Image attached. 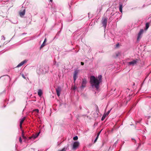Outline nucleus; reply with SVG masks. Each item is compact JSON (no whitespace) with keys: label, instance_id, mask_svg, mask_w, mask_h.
<instances>
[{"label":"nucleus","instance_id":"13","mask_svg":"<svg viewBox=\"0 0 151 151\" xmlns=\"http://www.w3.org/2000/svg\"><path fill=\"white\" fill-rule=\"evenodd\" d=\"M119 11L121 12H122V8H123V5L122 3H119Z\"/></svg>","mask_w":151,"mask_h":151},{"label":"nucleus","instance_id":"31","mask_svg":"<svg viewBox=\"0 0 151 151\" xmlns=\"http://www.w3.org/2000/svg\"><path fill=\"white\" fill-rule=\"evenodd\" d=\"M2 43H1V42H0V47H1L2 45Z\"/></svg>","mask_w":151,"mask_h":151},{"label":"nucleus","instance_id":"17","mask_svg":"<svg viewBox=\"0 0 151 151\" xmlns=\"http://www.w3.org/2000/svg\"><path fill=\"white\" fill-rule=\"evenodd\" d=\"M67 149V147H64L61 150H58V151H66Z\"/></svg>","mask_w":151,"mask_h":151},{"label":"nucleus","instance_id":"25","mask_svg":"<svg viewBox=\"0 0 151 151\" xmlns=\"http://www.w3.org/2000/svg\"><path fill=\"white\" fill-rule=\"evenodd\" d=\"M22 76L25 79H26V77H25V76H24L23 74H22Z\"/></svg>","mask_w":151,"mask_h":151},{"label":"nucleus","instance_id":"35","mask_svg":"<svg viewBox=\"0 0 151 151\" xmlns=\"http://www.w3.org/2000/svg\"><path fill=\"white\" fill-rule=\"evenodd\" d=\"M134 139V141H135V142H136V141H135V139Z\"/></svg>","mask_w":151,"mask_h":151},{"label":"nucleus","instance_id":"26","mask_svg":"<svg viewBox=\"0 0 151 151\" xmlns=\"http://www.w3.org/2000/svg\"><path fill=\"white\" fill-rule=\"evenodd\" d=\"M101 131V130L98 133L97 135V137H99V136Z\"/></svg>","mask_w":151,"mask_h":151},{"label":"nucleus","instance_id":"29","mask_svg":"<svg viewBox=\"0 0 151 151\" xmlns=\"http://www.w3.org/2000/svg\"><path fill=\"white\" fill-rule=\"evenodd\" d=\"M81 64L82 65H83L84 64V63L83 62H81Z\"/></svg>","mask_w":151,"mask_h":151},{"label":"nucleus","instance_id":"24","mask_svg":"<svg viewBox=\"0 0 151 151\" xmlns=\"http://www.w3.org/2000/svg\"><path fill=\"white\" fill-rule=\"evenodd\" d=\"M34 111H36L37 113H39V110L38 109H35L34 110Z\"/></svg>","mask_w":151,"mask_h":151},{"label":"nucleus","instance_id":"36","mask_svg":"<svg viewBox=\"0 0 151 151\" xmlns=\"http://www.w3.org/2000/svg\"><path fill=\"white\" fill-rule=\"evenodd\" d=\"M129 100H130V99L128 100V101H129Z\"/></svg>","mask_w":151,"mask_h":151},{"label":"nucleus","instance_id":"12","mask_svg":"<svg viewBox=\"0 0 151 151\" xmlns=\"http://www.w3.org/2000/svg\"><path fill=\"white\" fill-rule=\"evenodd\" d=\"M25 9H24L22 11L20 12H19V15L20 16L22 17L23 16H24L25 14Z\"/></svg>","mask_w":151,"mask_h":151},{"label":"nucleus","instance_id":"15","mask_svg":"<svg viewBox=\"0 0 151 151\" xmlns=\"http://www.w3.org/2000/svg\"><path fill=\"white\" fill-rule=\"evenodd\" d=\"M42 91L41 89H39L38 92V95L40 96L42 95Z\"/></svg>","mask_w":151,"mask_h":151},{"label":"nucleus","instance_id":"11","mask_svg":"<svg viewBox=\"0 0 151 151\" xmlns=\"http://www.w3.org/2000/svg\"><path fill=\"white\" fill-rule=\"evenodd\" d=\"M39 134V133H38L37 134H36L35 135H33L31 137H29V138L30 139H31V138H34V139H35L38 136Z\"/></svg>","mask_w":151,"mask_h":151},{"label":"nucleus","instance_id":"18","mask_svg":"<svg viewBox=\"0 0 151 151\" xmlns=\"http://www.w3.org/2000/svg\"><path fill=\"white\" fill-rule=\"evenodd\" d=\"M106 116L104 114L102 117V118H101V120L102 121H103L104 120V119H105V118L106 117Z\"/></svg>","mask_w":151,"mask_h":151},{"label":"nucleus","instance_id":"28","mask_svg":"<svg viewBox=\"0 0 151 151\" xmlns=\"http://www.w3.org/2000/svg\"><path fill=\"white\" fill-rule=\"evenodd\" d=\"M22 137L23 139H26V137L24 136H22Z\"/></svg>","mask_w":151,"mask_h":151},{"label":"nucleus","instance_id":"19","mask_svg":"<svg viewBox=\"0 0 151 151\" xmlns=\"http://www.w3.org/2000/svg\"><path fill=\"white\" fill-rule=\"evenodd\" d=\"M111 109L110 110H109V111H108V112L106 113V114H104L106 116H107L109 114L110 111H111Z\"/></svg>","mask_w":151,"mask_h":151},{"label":"nucleus","instance_id":"6","mask_svg":"<svg viewBox=\"0 0 151 151\" xmlns=\"http://www.w3.org/2000/svg\"><path fill=\"white\" fill-rule=\"evenodd\" d=\"M78 73V71L77 70H75L74 72V73L73 76L74 82H75V81L77 77Z\"/></svg>","mask_w":151,"mask_h":151},{"label":"nucleus","instance_id":"3","mask_svg":"<svg viewBox=\"0 0 151 151\" xmlns=\"http://www.w3.org/2000/svg\"><path fill=\"white\" fill-rule=\"evenodd\" d=\"M79 142H74L73 145L72 149L73 150H76L78 147Z\"/></svg>","mask_w":151,"mask_h":151},{"label":"nucleus","instance_id":"9","mask_svg":"<svg viewBox=\"0 0 151 151\" xmlns=\"http://www.w3.org/2000/svg\"><path fill=\"white\" fill-rule=\"evenodd\" d=\"M27 62V61L26 60H24L22 62H21L16 67H19L22 66L24 63H26Z\"/></svg>","mask_w":151,"mask_h":151},{"label":"nucleus","instance_id":"5","mask_svg":"<svg viewBox=\"0 0 151 151\" xmlns=\"http://www.w3.org/2000/svg\"><path fill=\"white\" fill-rule=\"evenodd\" d=\"M56 91L57 95L59 96L60 95V93L61 91V88L60 87H58L56 89Z\"/></svg>","mask_w":151,"mask_h":151},{"label":"nucleus","instance_id":"20","mask_svg":"<svg viewBox=\"0 0 151 151\" xmlns=\"http://www.w3.org/2000/svg\"><path fill=\"white\" fill-rule=\"evenodd\" d=\"M78 139V137L77 136L73 137V139L74 140H77Z\"/></svg>","mask_w":151,"mask_h":151},{"label":"nucleus","instance_id":"14","mask_svg":"<svg viewBox=\"0 0 151 151\" xmlns=\"http://www.w3.org/2000/svg\"><path fill=\"white\" fill-rule=\"evenodd\" d=\"M150 24V22H147L146 24L145 27V30H147L148 29V28L149 27Z\"/></svg>","mask_w":151,"mask_h":151},{"label":"nucleus","instance_id":"33","mask_svg":"<svg viewBox=\"0 0 151 151\" xmlns=\"http://www.w3.org/2000/svg\"><path fill=\"white\" fill-rule=\"evenodd\" d=\"M50 1L51 2H52V0H50Z\"/></svg>","mask_w":151,"mask_h":151},{"label":"nucleus","instance_id":"16","mask_svg":"<svg viewBox=\"0 0 151 151\" xmlns=\"http://www.w3.org/2000/svg\"><path fill=\"white\" fill-rule=\"evenodd\" d=\"M98 79H99L98 81L100 82V83L102 81V76L101 75H99L98 76Z\"/></svg>","mask_w":151,"mask_h":151},{"label":"nucleus","instance_id":"8","mask_svg":"<svg viewBox=\"0 0 151 151\" xmlns=\"http://www.w3.org/2000/svg\"><path fill=\"white\" fill-rule=\"evenodd\" d=\"M26 119V117H23L22 119H20V127L21 128H22V125L23 123L24 122V121Z\"/></svg>","mask_w":151,"mask_h":151},{"label":"nucleus","instance_id":"22","mask_svg":"<svg viewBox=\"0 0 151 151\" xmlns=\"http://www.w3.org/2000/svg\"><path fill=\"white\" fill-rule=\"evenodd\" d=\"M19 142H20L21 143H22V138H21V137H20L19 138Z\"/></svg>","mask_w":151,"mask_h":151},{"label":"nucleus","instance_id":"23","mask_svg":"<svg viewBox=\"0 0 151 151\" xmlns=\"http://www.w3.org/2000/svg\"><path fill=\"white\" fill-rule=\"evenodd\" d=\"M98 138V137H96V139H95V140H94V143H95L96 142V141H97Z\"/></svg>","mask_w":151,"mask_h":151},{"label":"nucleus","instance_id":"30","mask_svg":"<svg viewBox=\"0 0 151 151\" xmlns=\"http://www.w3.org/2000/svg\"><path fill=\"white\" fill-rule=\"evenodd\" d=\"M46 38H45L43 42H44V43H45L46 42Z\"/></svg>","mask_w":151,"mask_h":151},{"label":"nucleus","instance_id":"27","mask_svg":"<svg viewBox=\"0 0 151 151\" xmlns=\"http://www.w3.org/2000/svg\"><path fill=\"white\" fill-rule=\"evenodd\" d=\"M22 137L24 136V131L22 130Z\"/></svg>","mask_w":151,"mask_h":151},{"label":"nucleus","instance_id":"4","mask_svg":"<svg viewBox=\"0 0 151 151\" xmlns=\"http://www.w3.org/2000/svg\"><path fill=\"white\" fill-rule=\"evenodd\" d=\"M139 60L137 59H136L135 60H133L132 61L129 62V63L130 65H134L135 64H136L138 62H139Z\"/></svg>","mask_w":151,"mask_h":151},{"label":"nucleus","instance_id":"32","mask_svg":"<svg viewBox=\"0 0 151 151\" xmlns=\"http://www.w3.org/2000/svg\"><path fill=\"white\" fill-rule=\"evenodd\" d=\"M119 46V43H118L117 44H116V47H118Z\"/></svg>","mask_w":151,"mask_h":151},{"label":"nucleus","instance_id":"21","mask_svg":"<svg viewBox=\"0 0 151 151\" xmlns=\"http://www.w3.org/2000/svg\"><path fill=\"white\" fill-rule=\"evenodd\" d=\"M45 43H44V42H43V43L41 45V46L40 49H41V48L43 47L45 45Z\"/></svg>","mask_w":151,"mask_h":151},{"label":"nucleus","instance_id":"34","mask_svg":"<svg viewBox=\"0 0 151 151\" xmlns=\"http://www.w3.org/2000/svg\"><path fill=\"white\" fill-rule=\"evenodd\" d=\"M75 89H76V88H75V87H74V88H73V90H75Z\"/></svg>","mask_w":151,"mask_h":151},{"label":"nucleus","instance_id":"1","mask_svg":"<svg viewBox=\"0 0 151 151\" xmlns=\"http://www.w3.org/2000/svg\"><path fill=\"white\" fill-rule=\"evenodd\" d=\"M90 83L93 87L94 86L97 89L99 88V86L100 83V82L94 76H91L90 79Z\"/></svg>","mask_w":151,"mask_h":151},{"label":"nucleus","instance_id":"2","mask_svg":"<svg viewBox=\"0 0 151 151\" xmlns=\"http://www.w3.org/2000/svg\"><path fill=\"white\" fill-rule=\"evenodd\" d=\"M108 21V18L106 17H104L101 20V22L103 24V26L104 27L105 29L106 28L107 22Z\"/></svg>","mask_w":151,"mask_h":151},{"label":"nucleus","instance_id":"7","mask_svg":"<svg viewBox=\"0 0 151 151\" xmlns=\"http://www.w3.org/2000/svg\"><path fill=\"white\" fill-rule=\"evenodd\" d=\"M87 83V81L86 79H83L82 83V85L81 86V88H83L86 87V85Z\"/></svg>","mask_w":151,"mask_h":151},{"label":"nucleus","instance_id":"10","mask_svg":"<svg viewBox=\"0 0 151 151\" xmlns=\"http://www.w3.org/2000/svg\"><path fill=\"white\" fill-rule=\"evenodd\" d=\"M144 30L143 29H141L139 32L137 37V40L139 39L140 38V35L143 33Z\"/></svg>","mask_w":151,"mask_h":151}]
</instances>
